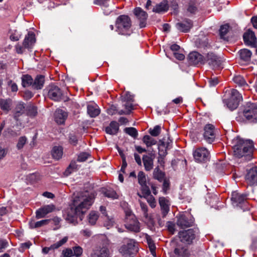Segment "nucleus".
<instances>
[{
    "label": "nucleus",
    "instance_id": "de8ad7c7",
    "mask_svg": "<svg viewBox=\"0 0 257 257\" xmlns=\"http://www.w3.org/2000/svg\"><path fill=\"white\" fill-rule=\"evenodd\" d=\"M6 135L9 134L11 137H15L21 135V132H20V130H13L11 127H8L6 128L4 132Z\"/></svg>",
    "mask_w": 257,
    "mask_h": 257
},
{
    "label": "nucleus",
    "instance_id": "7c9ffc66",
    "mask_svg": "<svg viewBox=\"0 0 257 257\" xmlns=\"http://www.w3.org/2000/svg\"><path fill=\"white\" fill-rule=\"evenodd\" d=\"M12 106V100L11 99H0V108L3 111H9Z\"/></svg>",
    "mask_w": 257,
    "mask_h": 257
},
{
    "label": "nucleus",
    "instance_id": "ddd939ff",
    "mask_svg": "<svg viewBox=\"0 0 257 257\" xmlns=\"http://www.w3.org/2000/svg\"><path fill=\"white\" fill-rule=\"evenodd\" d=\"M205 62H206L212 69L217 68L221 64L220 58L213 52H209L207 54L205 58H204Z\"/></svg>",
    "mask_w": 257,
    "mask_h": 257
},
{
    "label": "nucleus",
    "instance_id": "20e7f679",
    "mask_svg": "<svg viewBox=\"0 0 257 257\" xmlns=\"http://www.w3.org/2000/svg\"><path fill=\"white\" fill-rule=\"evenodd\" d=\"M36 41L35 33L33 32H29L25 37L22 45L18 43L15 46L16 53L22 54L24 53L26 49L31 50L34 46Z\"/></svg>",
    "mask_w": 257,
    "mask_h": 257
},
{
    "label": "nucleus",
    "instance_id": "603ef678",
    "mask_svg": "<svg viewBox=\"0 0 257 257\" xmlns=\"http://www.w3.org/2000/svg\"><path fill=\"white\" fill-rule=\"evenodd\" d=\"M138 183L141 185L147 183V178L143 171H140L138 175Z\"/></svg>",
    "mask_w": 257,
    "mask_h": 257
},
{
    "label": "nucleus",
    "instance_id": "bf43d9fd",
    "mask_svg": "<svg viewBox=\"0 0 257 257\" xmlns=\"http://www.w3.org/2000/svg\"><path fill=\"white\" fill-rule=\"evenodd\" d=\"M162 190L165 194L167 193V191L170 189V181L169 179H165L162 181Z\"/></svg>",
    "mask_w": 257,
    "mask_h": 257
},
{
    "label": "nucleus",
    "instance_id": "6e6552de",
    "mask_svg": "<svg viewBox=\"0 0 257 257\" xmlns=\"http://www.w3.org/2000/svg\"><path fill=\"white\" fill-rule=\"evenodd\" d=\"M242 100V97L241 94L237 90L232 89L230 97L228 99H224L223 102L229 110L233 111L238 107L239 102Z\"/></svg>",
    "mask_w": 257,
    "mask_h": 257
},
{
    "label": "nucleus",
    "instance_id": "2f4dec72",
    "mask_svg": "<svg viewBox=\"0 0 257 257\" xmlns=\"http://www.w3.org/2000/svg\"><path fill=\"white\" fill-rule=\"evenodd\" d=\"M167 150L166 148H165V142L160 140L158 145L159 155L160 158L158 160L159 162L160 161V159L163 162V160L167 154Z\"/></svg>",
    "mask_w": 257,
    "mask_h": 257
},
{
    "label": "nucleus",
    "instance_id": "774afa93",
    "mask_svg": "<svg viewBox=\"0 0 257 257\" xmlns=\"http://www.w3.org/2000/svg\"><path fill=\"white\" fill-rule=\"evenodd\" d=\"M8 246V242L5 239H0V252Z\"/></svg>",
    "mask_w": 257,
    "mask_h": 257
},
{
    "label": "nucleus",
    "instance_id": "5fc2aeb1",
    "mask_svg": "<svg viewBox=\"0 0 257 257\" xmlns=\"http://www.w3.org/2000/svg\"><path fill=\"white\" fill-rule=\"evenodd\" d=\"M144 198H146L147 200V202L149 204L150 206L152 208H155L156 206V201L154 198V197L151 195V194H150V195L147 196H144Z\"/></svg>",
    "mask_w": 257,
    "mask_h": 257
},
{
    "label": "nucleus",
    "instance_id": "680f3d73",
    "mask_svg": "<svg viewBox=\"0 0 257 257\" xmlns=\"http://www.w3.org/2000/svg\"><path fill=\"white\" fill-rule=\"evenodd\" d=\"M147 239L151 252H152V254L153 253V252L155 253L156 246L154 243L153 242V240L150 237L147 238Z\"/></svg>",
    "mask_w": 257,
    "mask_h": 257
},
{
    "label": "nucleus",
    "instance_id": "9d476101",
    "mask_svg": "<svg viewBox=\"0 0 257 257\" xmlns=\"http://www.w3.org/2000/svg\"><path fill=\"white\" fill-rule=\"evenodd\" d=\"M203 140L208 144L212 143L216 138V130L214 125L207 123L204 125L203 130Z\"/></svg>",
    "mask_w": 257,
    "mask_h": 257
},
{
    "label": "nucleus",
    "instance_id": "0eeeda50",
    "mask_svg": "<svg viewBox=\"0 0 257 257\" xmlns=\"http://www.w3.org/2000/svg\"><path fill=\"white\" fill-rule=\"evenodd\" d=\"M117 31L119 34L126 35V32L131 28L132 21L127 15H120L117 17L115 21Z\"/></svg>",
    "mask_w": 257,
    "mask_h": 257
},
{
    "label": "nucleus",
    "instance_id": "0e129e2a",
    "mask_svg": "<svg viewBox=\"0 0 257 257\" xmlns=\"http://www.w3.org/2000/svg\"><path fill=\"white\" fill-rule=\"evenodd\" d=\"M50 219H44L36 222V223H34V227L39 228L43 225H46L50 221Z\"/></svg>",
    "mask_w": 257,
    "mask_h": 257
},
{
    "label": "nucleus",
    "instance_id": "f257e3e1",
    "mask_svg": "<svg viewBox=\"0 0 257 257\" xmlns=\"http://www.w3.org/2000/svg\"><path fill=\"white\" fill-rule=\"evenodd\" d=\"M94 199L90 196H84L82 194L75 196L66 214H64L65 220L69 223L76 224L79 217L81 220L86 210L89 208L93 203Z\"/></svg>",
    "mask_w": 257,
    "mask_h": 257
},
{
    "label": "nucleus",
    "instance_id": "052dcab7",
    "mask_svg": "<svg viewBox=\"0 0 257 257\" xmlns=\"http://www.w3.org/2000/svg\"><path fill=\"white\" fill-rule=\"evenodd\" d=\"M89 157V154L86 152H82L80 153L77 158V161L79 162H83L85 161Z\"/></svg>",
    "mask_w": 257,
    "mask_h": 257
},
{
    "label": "nucleus",
    "instance_id": "a211bd4d",
    "mask_svg": "<svg viewBox=\"0 0 257 257\" xmlns=\"http://www.w3.org/2000/svg\"><path fill=\"white\" fill-rule=\"evenodd\" d=\"M55 208V206L53 204L45 205L36 210V218L38 219L44 218L47 214L53 212Z\"/></svg>",
    "mask_w": 257,
    "mask_h": 257
},
{
    "label": "nucleus",
    "instance_id": "5701e85b",
    "mask_svg": "<svg viewBox=\"0 0 257 257\" xmlns=\"http://www.w3.org/2000/svg\"><path fill=\"white\" fill-rule=\"evenodd\" d=\"M174 252V257H189L187 248L180 243L176 244Z\"/></svg>",
    "mask_w": 257,
    "mask_h": 257
},
{
    "label": "nucleus",
    "instance_id": "423d86ee",
    "mask_svg": "<svg viewBox=\"0 0 257 257\" xmlns=\"http://www.w3.org/2000/svg\"><path fill=\"white\" fill-rule=\"evenodd\" d=\"M199 234L198 228H190L180 231L178 233V237L181 242L186 244H191Z\"/></svg>",
    "mask_w": 257,
    "mask_h": 257
},
{
    "label": "nucleus",
    "instance_id": "1a4fd4ad",
    "mask_svg": "<svg viewBox=\"0 0 257 257\" xmlns=\"http://www.w3.org/2000/svg\"><path fill=\"white\" fill-rule=\"evenodd\" d=\"M177 225L182 228H186L192 226L194 223L193 216L188 212H185L176 216Z\"/></svg>",
    "mask_w": 257,
    "mask_h": 257
},
{
    "label": "nucleus",
    "instance_id": "a19ab883",
    "mask_svg": "<svg viewBox=\"0 0 257 257\" xmlns=\"http://www.w3.org/2000/svg\"><path fill=\"white\" fill-rule=\"evenodd\" d=\"M68 117V113H55V121L58 124H63Z\"/></svg>",
    "mask_w": 257,
    "mask_h": 257
},
{
    "label": "nucleus",
    "instance_id": "e2e57ef3",
    "mask_svg": "<svg viewBox=\"0 0 257 257\" xmlns=\"http://www.w3.org/2000/svg\"><path fill=\"white\" fill-rule=\"evenodd\" d=\"M187 11L188 12L191 14H195L197 11V8L195 4L192 2H190L189 4V6L187 9Z\"/></svg>",
    "mask_w": 257,
    "mask_h": 257
},
{
    "label": "nucleus",
    "instance_id": "bb28decb",
    "mask_svg": "<svg viewBox=\"0 0 257 257\" xmlns=\"http://www.w3.org/2000/svg\"><path fill=\"white\" fill-rule=\"evenodd\" d=\"M45 77L42 75H38L33 79L32 88L35 90L42 89L45 83Z\"/></svg>",
    "mask_w": 257,
    "mask_h": 257
},
{
    "label": "nucleus",
    "instance_id": "b1692460",
    "mask_svg": "<svg viewBox=\"0 0 257 257\" xmlns=\"http://www.w3.org/2000/svg\"><path fill=\"white\" fill-rule=\"evenodd\" d=\"M125 227L127 230L134 232L138 233L140 231V222L135 217H133L130 222L126 223Z\"/></svg>",
    "mask_w": 257,
    "mask_h": 257
},
{
    "label": "nucleus",
    "instance_id": "f704fd0d",
    "mask_svg": "<svg viewBox=\"0 0 257 257\" xmlns=\"http://www.w3.org/2000/svg\"><path fill=\"white\" fill-rule=\"evenodd\" d=\"M169 9V6L167 2H163L157 4L154 8L153 11L157 13L167 12Z\"/></svg>",
    "mask_w": 257,
    "mask_h": 257
},
{
    "label": "nucleus",
    "instance_id": "8fccbe9b",
    "mask_svg": "<svg viewBox=\"0 0 257 257\" xmlns=\"http://www.w3.org/2000/svg\"><path fill=\"white\" fill-rule=\"evenodd\" d=\"M22 36V34L18 32L17 30H14L11 31V34L10 36V38L12 41H18L20 40Z\"/></svg>",
    "mask_w": 257,
    "mask_h": 257
},
{
    "label": "nucleus",
    "instance_id": "e433bc0d",
    "mask_svg": "<svg viewBox=\"0 0 257 257\" xmlns=\"http://www.w3.org/2000/svg\"><path fill=\"white\" fill-rule=\"evenodd\" d=\"M144 165L146 171H150L153 168V160L148 155H144L143 157Z\"/></svg>",
    "mask_w": 257,
    "mask_h": 257
},
{
    "label": "nucleus",
    "instance_id": "37998d69",
    "mask_svg": "<svg viewBox=\"0 0 257 257\" xmlns=\"http://www.w3.org/2000/svg\"><path fill=\"white\" fill-rule=\"evenodd\" d=\"M229 26L228 24H225L220 26L219 29V35L221 39L226 40L225 35L229 31Z\"/></svg>",
    "mask_w": 257,
    "mask_h": 257
},
{
    "label": "nucleus",
    "instance_id": "c756f323",
    "mask_svg": "<svg viewBox=\"0 0 257 257\" xmlns=\"http://www.w3.org/2000/svg\"><path fill=\"white\" fill-rule=\"evenodd\" d=\"M63 154V149L61 146H54L52 151L51 154L53 159L58 160L61 159Z\"/></svg>",
    "mask_w": 257,
    "mask_h": 257
},
{
    "label": "nucleus",
    "instance_id": "f03ea898",
    "mask_svg": "<svg viewBox=\"0 0 257 257\" xmlns=\"http://www.w3.org/2000/svg\"><path fill=\"white\" fill-rule=\"evenodd\" d=\"M233 155L244 161L251 160L254 150V145L250 140H244L239 136L234 138L231 142Z\"/></svg>",
    "mask_w": 257,
    "mask_h": 257
},
{
    "label": "nucleus",
    "instance_id": "4468645a",
    "mask_svg": "<svg viewBox=\"0 0 257 257\" xmlns=\"http://www.w3.org/2000/svg\"><path fill=\"white\" fill-rule=\"evenodd\" d=\"M121 100L126 111L131 112L136 109L137 106L132 103L134 101V96L130 92H126L123 95L121 96Z\"/></svg>",
    "mask_w": 257,
    "mask_h": 257
},
{
    "label": "nucleus",
    "instance_id": "473e14b6",
    "mask_svg": "<svg viewBox=\"0 0 257 257\" xmlns=\"http://www.w3.org/2000/svg\"><path fill=\"white\" fill-rule=\"evenodd\" d=\"M165 173L162 171L159 167L155 168L153 172V178L159 182H162L163 180L166 179Z\"/></svg>",
    "mask_w": 257,
    "mask_h": 257
},
{
    "label": "nucleus",
    "instance_id": "6e6d98bb",
    "mask_svg": "<svg viewBox=\"0 0 257 257\" xmlns=\"http://www.w3.org/2000/svg\"><path fill=\"white\" fill-rule=\"evenodd\" d=\"M149 132L152 136L157 137L160 134L161 126L159 125H156L153 128H150Z\"/></svg>",
    "mask_w": 257,
    "mask_h": 257
},
{
    "label": "nucleus",
    "instance_id": "2eb2a0df",
    "mask_svg": "<svg viewBox=\"0 0 257 257\" xmlns=\"http://www.w3.org/2000/svg\"><path fill=\"white\" fill-rule=\"evenodd\" d=\"M134 14L139 22L140 27L141 28L145 27L148 18V14L139 7L134 9Z\"/></svg>",
    "mask_w": 257,
    "mask_h": 257
},
{
    "label": "nucleus",
    "instance_id": "4d7b16f0",
    "mask_svg": "<svg viewBox=\"0 0 257 257\" xmlns=\"http://www.w3.org/2000/svg\"><path fill=\"white\" fill-rule=\"evenodd\" d=\"M73 256L76 257H80L83 252V249L79 246H75L73 247Z\"/></svg>",
    "mask_w": 257,
    "mask_h": 257
},
{
    "label": "nucleus",
    "instance_id": "a878e982",
    "mask_svg": "<svg viewBox=\"0 0 257 257\" xmlns=\"http://www.w3.org/2000/svg\"><path fill=\"white\" fill-rule=\"evenodd\" d=\"M119 124L116 121H111L109 125L105 127V132L110 135H116L119 131Z\"/></svg>",
    "mask_w": 257,
    "mask_h": 257
},
{
    "label": "nucleus",
    "instance_id": "393cba45",
    "mask_svg": "<svg viewBox=\"0 0 257 257\" xmlns=\"http://www.w3.org/2000/svg\"><path fill=\"white\" fill-rule=\"evenodd\" d=\"M109 251L105 247L96 248L91 253V257H109Z\"/></svg>",
    "mask_w": 257,
    "mask_h": 257
},
{
    "label": "nucleus",
    "instance_id": "58836bf2",
    "mask_svg": "<svg viewBox=\"0 0 257 257\" xmlns=\"http://www.w3.org/2000/svg\"><path fill=\"white\" fill-rule=\"evenodd\" d=\"M29 113H15L14 115V119L18 122L23 123H27L29 121L28 114Z\"/></svg>",
    "mask_w": 257,
    "mask_h": 257
},
{
    "label": "nucleus",
    "instance_id": "ea45409f",
    "mask_svg": "<svg viewBox=\"0 0 257 257\" xmlns=\"http://www.w3.org/2000/svg\"><path fill=\"white\" fill-rule=\"evenodd\" d=\"M68 239V237L67 236L64 237L62 239L60 240L57 241V242L52 244L50 246L48 247L49 249H50V250H54L55 249H56L61 246H62L63 244H64Z\"/></svg>",
    "mask_w": 257,
    "mask_h": 257
},
{
    "label": "nucleus",
    "instance_id": "4be33fe9",
    "mask_svg": "<svg viewBox=\"0 0 257 257\" xmlns=\"http://www.w3.org/2000/svg\"><path fill=\"white\" fill-rule=\"evenodd\" d=\"M193 26L192 21L189 19H186L181 22L177 23L176 27L180 32L187 33L189 31Z\"/></svg>",
    "mask_w": 257,
    "mask_h": 257
},
{
    "label": "nucleus",
    "instance_id": "338daca9",
    "mask_svg": "<svg viewBox=\"0 0 257 257\" xmlns=\"http://www.w3.org/2000/svg\"><path fill=\"white\" fill-rule=\"evenodd\" d=\"M23 96L25 99L29 100L34 96V93L32 91L27 90L24 92Z\"/></svg>",
    "mask_w": 257,
    "mask_h": 257
},
{
    "label": "nucleus",
    "instance_id": "49530a36",
    "mask_svg": "<svg viewBox=\"0 0 257 257\" xmlns=\"http://www.w3.org/2000/svg\"><path fill=\"white\" fill-rule=\"evenodd\" d=\"M140 186L142 193L143 194V197L149 196L151 194V192L149 188L150 185H149L148 182L141 185Z\"/></svg>",
    "mask_w": 257,
    "mask_h": 257
},
{
    "label": "nucleus",
    "instance_id": "3c124183",
    "mask_svg": "<svg viewBox=\"0 0 257 257\" xmlns=\"http://www.w3.org/2000/svg\"><path fill=\"white\" fill-rule=\"evenodd\" d=\"M27 142V138L25 136H22L19 138L18 143L17 144V148L21 150L23 148L24 146Z\"/></svg>",
    "mask_w": 257,
    "mask_h": 257
},
{
    "label": "nucleus",
    "instance_id": "cd10ccee",
    "mask_svg": "<svg viewBox=\"0 0 257 257\" xmlns=\"http://www.w3.org/2000/svg\"><path fill=\"white\" fill-rule=\"evenodd\" d=\"M241 108L242 112H257V103L245 102L241 106Z\"/></svg>",
    "mask_w": 257,
    "mask_h": 257
},
{
    "label": "nucleus",
    "instance_id": "79ce46f5",
    "mask_svg": "<svg viewBox=\"0 0 257 257\" xmlns=\"http://www.w3.org/2000/svg\"><path fill=\"white\" fill-rule=\"evenodd\" d=\"M143 141L148 147H151L157 144V141L149 135H145L143 137Z\"/></svg>",
    "mask_w": 257,
    "mask_h": 257
},
{
    "label": "nucleus",
    "instance_id": "13d9d810",
    "mask_svg": "<svg viewBox=\"0 0 257 257\" xmlns=\"http://www.w3.org/2000/svg\"><path fill=\"white\" fill-rule=\"evenodd\" d=\"M73 256V250L70 248L63 250L60 257H72Z\"/></svg>",
    "mask_w": 257,
    "mask_h": 257
},
{
    "label": "nucleus",
    "instance_id": "4c0bfd02",
    "mask_svg": "<svg viewBox=\"0 0 257 257\" xmlns=\"http://www.w3.org/2000/svg\"><path fill=\"white\" fill-rule=\"evenodd\" d=\"M87 112H100V109L98 105L94 101H90L87 103Z\"/></svg>",
    "mask_w": 257,
    "mask_h": 257
},
{
    "label": "nucleus",
    "instance_id": "09e8293b",
    "mask_svg": "<svg viewBox=\"0 0 257 257\" xmlns=\"http://www.w3.org/2000/svg\"><path fill=\"white\" fill-rule=\"evenodd\" d=\"M233 81L238 84L239 86H242L244 85H247V84L244 79L243 77L241 76L238 75L234 77Z\"/></svg>",
    "mask_w": 257,
    "mask_h": 257
},
{
    "label": "nucleus",
    "instance_id": "39448f33",
    "mask_svg": "<svg viewBox=\"0 0 257 257\" xmlns=\"http://www.w3.org/2000/svg\"><path fill=\"white\" fill-rule=\"evenodd\" d=\"M248 194L240 193L236 191L232 193L231 201L233 206L238 207L243 211L248 210L249 208L247 202Z\"/></svg>",
    "mask_w": 257,
    "mask_h": 257
},
{
    "label": "nucleus",
    "instance_id": "6ab92c4d",
    "mask_svg": "<svg viewBox=\"0 0 257 257\" xmlns=\"http://www.w3.org/2000/svg\"><path fill=\"white\" fill-rule=\"evenodd\" d=\"M188 58L189 63L191 65L204 64L203 56L197 52L194 51L190 53Z\"/></svg>",
    "mask_w": 257,
    "mask_h": 257
},
{
    "label": "nucleus",
    "instance_id": "7ed1b4c3",
    "mask_svg": "<svg viewBox=\"0 0 257 257\" xmlns=\"http://www.w3.org/2000/svg\"><path fill=\"white\" fill-rule=\"evenodd\" d=\"M45 91L47 93V97L52 100L66 102L69 100V97L64 94L62 90L54 84L49 85Z\"/></svg>",
    "mask_w": 257,
    "mask_h": 257
},
{
    "label": "nucleus",
    "instance_id": "aec40b11",
    "mask_svg": "<svg viewBox=\"0 0 257 257\" xmlns=\"http://www.w3.org/2000/svg\"><path fill=\"white\" fill-rule=\"evenodd\" d=\"M244 43L253 47H255L256 43V38L254 33L250 30H248L243 36Z\"/></svg>",
    "mask_w": 257,
    "mask_h": 257
},
{
    "label": "nucleus",
    "instance_id": "72a5a7b5",
    "mask_svg": "<svg viewBox=\"0 0 257 257\" xmlns=\"http://www.w3.org/2000/svg\"><path fill=\"white\" fill-rule=\"evenodd\" d=\"M102 193L105 197L112 199H116L118 198V195L116 192L112 189L103 188Z\"/></svg>",
    "mask_w": 257,
    "mask_h": 257
},
{
    "label": "nucleus",
    "instance_id": "9b49d317",
    "mask_svg": "<svg viewBox=\"0 0 257 257\" xmlns=\"http://www.w3.org/2000/svg\"><path fill=\"white\" fill-rule=\"evenodd\" d=\"M119 251L124 257H131L138 251V247L134 240H131L126 244H123L120 246Z\"/></svg>",
    "mask_w": 257,
    "mask_h": 257
},
{
    "label": "nucleus",
    "instance_id": "f8f14e48",
    "mask_svg": "<svg viewBox=\"0 0 257 257\" xmlns=\"http://www.w3.org/2000/svg\"><path fill=\"white\" fill-rule=\"evenodd\" d=\"M193 157L196 161L205 163L209 160L210 154L208 151L205 148L197 149L193 153Z\"/></svg>",
    "mask_w": 257,
    "mask_h": 257
},
{
    "label": "nucleus",
    "instance_id": "a18cd8bd",
    "mask_svg": "<svg viewBox=\"0 0 257 257\" xmlns=\"http://www.w3.org/2000/svg\"><path fill=\"white\" fill-rule=\"evenodd\" d=\"M124 132L136 139L138 136V133L137 129L133 127H126L124 130Z\"/></svg>",
    "mask_w": 257,
    "mask_h": 257
},
{
    "label": "nucleus",
    "instance_id": "c03bdc74",
    "mask_svg": "<svg viewBox=\"0 0 257 257\" xmlns=\"http://www.w3.org/2000/svg\"><path fill=\"white\" fill-rule=\"evenodd\" d=\"M98 218V213L95 211H91L89 215L88 222L91 225H94Z\"/></svg>",
    "mask_w": 257,
    "mask_h": 257
},
{
    "label": "nucleus",
    "instance_id": "69168bd1",
    "mask_svg": "<svg viewBox=\"0 0 257 257\" xmlns=\"http://www.w3.org/2000/svg\"><path fill=\"white\" fill-rule=\"evenodd\" d=\"M167 227L168 230L172 234H174L175 231V224L171 221H168L167 222Z\"/></svg>",
    "mask_w": 257,
    "mask_h": 257
},
{
    "label": "nucleus",
    "instance_id": "c85d7f7f",
    "mask_svg": "<svg viewBox=\"0 0 257 257\" xmlns=\"http://www.w3.org/2000/svg\"><path fill=\"white\" fill-rule=\"evenodd\" d=\"M240 59L245 62H248L250 61L252 55L251 52L247 49H242L238 52Z\"/></svg>",
    "mask_w": 257,
    "mask_h": 257
},
{
    "label": "nucleus",
    "instance_id": "864d4df0",
    "mask_svg": "<svg viewBox=\"0 0 257 257\" xmlns=\"http://www.w3.org/2000/svg\"><path fill=\"white\" fill-rule=\"evenodd\" d=\"M69 143L73 146H76L78 144L77 137L73 133H70L68 135Z\"/></svg>",
    "mask_w": 257,
    "mask_h": 257
},
{
    "label": "nucleus",
    "instance_id": "dca6fc26",
    "mask_svg": "<svg viewBox=\"0 0 257 257\" xmlns=\"http://www.w3.org/2000/svg\"><path fill=\"white\" fill-rule=\"evenodd\" d=\"M236 121L244 123H257V113H238Z\"/></svg>",
    "mask_w": 257,
    "mask_h": 257
},
{
    "label": "nucleus",
    "instance_id": "412c9836",
    "mask_svg": "<svg viewBox=\"0 0 257 257\" xmlns=\"http://www.w3.org/2000/svg\"><path fill=\"white\" fill-rule=\"evenodd\" d=\"M159 203L160 206L162 217H165L170 211V204L169 201L164 197H160L159 199Z\"/></svg>",
    "mask_w": 257,
    "mask_h": 257
},
{
    "label": "nucleus",
    "instance_id": "f3484780",
    "mask_svg": "<svg viewBox=\"0 0 257 257\" xmlns=\"http://www.w3.org/2000/svg\"><path fill=\"white\" fill-rule=\"evenodd\" d=\"M245 179L250 185H257V166L247 170Z\"/></svg>",
    "mask_w": 257,
    "mask_h": 257
},
{
    "label": "nucleus",
    "instance_id": "c9c22d12",
    "mask_svg": "<svg viewBox=\"0 0 257 257\" xmlns=\"http://www.w3.org/2000/svg\"><path fill=\"white\" fill-rule=\"evenodd\" d=\"M22 85L24 87H33V79L28 74L23 75L21 78Z\"/></svg>",
    "mask_w": 257,
    "mask_h": 257
}]
</instances>
